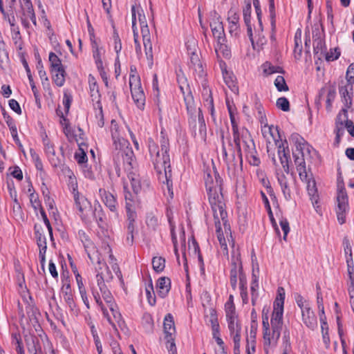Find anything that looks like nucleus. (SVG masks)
<instances>
[{
  "mask_svg": "<svg viewBox=\"0 0 354 354\" xmlns=\"http://www.w3.org/2000/svg\"><path fill=\"white\" fill-rule=\"evenodd\" d=\"M0 11L3 16V19L8 21L10 26H15V16L12 15L10 17L6 12L3 8V0H0Z\"/></svg>",
  "mask_w": 354,
  "mask_h": 354,
  "instance_id": "nucleus-46",
  "label": "nucleus"
},
{
  "mask_svg": "<svg viewBox=\"0 0 354 354\" xmlns=\"http://www.w3.org/2000/svg\"><path fill=\"white\" fill-rule=\"evenodd\" d=\"M167 340V348L170 354H176V347L175 344V336L165 337Z\"/></svg>",
  "mask_w": 354,
  "mask_h": 354,
  "instance_id": "nucleus-49",
  "label": "nucleus"
},
{
  "mask_svg": "<svg viewBox=\"0 0 354 354\" xmlns=\"http://www.w3.org/2000/svg\"><path fill=\"white\" fill-rule=\"evenodd\" d=\"M40 214H41V218L45 223V225L46 226L47 229H48V234H49V236L50 237V239L53 241V228L51 227V225L50 223V221L44 212V210L41 208L40 209Z\"/></svg>",
  "mask_w": 354,
  "mask_h": 354,
  "instance_id": "nucleus-50",
  "label": "nucleus"
},
{
  "mask_svg": "<svg viewBox=\"0 0 354 354\" xmlns=\"http://www.w3.org/2000/svg\"><path fill=\"white\" fill-rule=\"evenodd\" d=\"M222 140L223 141V137H222ZM218 158L221 161L226 165L228 171L232 174H235L236 170L240 167L242 162L241 154H239L238 157L236 158L233 152L228 153L223 144L218 153Z\"/></svg>",
  "mask_w": 354,
  "mask_h": 354,
  "instance_id": "nucleus-11",
  "label": "nucleus"
},
{
  "mask_svg": "<svg viewBox=\"0 0 354 354\" xmlns=\"http://www.w3.org/2000/svg\"><path fill=\"white\" fill-rule=\"evenodd\" d=\"M91 45L93 57L95 59L96 66L97 68H102V64L103 63L102 58L105 54V49L100 39L97 41H92Z\"/></svg>",
  "mask_w": 354,
  "mask_h": 354,
  "instance_id": "nucleus-17",
  "label": "nucleus"
},
{
  "mask_svg": "<svg viewBox=\"0 0 354 354\" xmlns=\"http://www.w3.org/2000/svg\"><path fill=\"white\" fill-rule=\"evenodd\" d=\"M276 145L278 147V156L282 165V167L286 172L285 174L281 171H277V178L278 183L280 186L281 190L286 201H289L292 199L293 180L288 178L287 174L290 171V151L288 144L286 140L277 141Z\"/></svg>",
  "mask_w": 354,
  "mask_h": 354,
  "instance_id": "nucleus-4",
  "label": "nucleus"
},
{
  "mask_svg": "<svg viewBox=\"0 0 354 354\" xmlns=\"http://www.w3.org/2000/svg\"><path fill=\"white\" fill-rule=\"evenodd\" d=\"M105 271L107 272V275H105L103 271L99 270H97V274H96L97 283L100 290L102 289V287H106L104 284L105 281H109L113 278L111 272L108 267H105Z\"/></svg>",
  "mask_w": 354,
  "mask_h": 354,
  "instance_id": "nucleus-35",
  "label": "nucleus"
},
{
  "mask_svg": "<svg viewBox=\"0 0 354 354\" xmlns=\"http://www.w3.org/2000/svg\"><path fill=\"white\" fill-rule=\"evenodd\" d=\"M163 326L165 337L175 336L176 328L173 316L171 314H167L165 316Z\"/></svg>",
  "mask_w": 354,
  "mask_h": 354,
  "instance_id": "nucleus-29",
  "label": "nucleus"
},
{
  "mask_svg": "<svg viewBox=\"0 0 354 354\" xmlns=\"http://www.w3.org/2000/svg\"><path fill=\"white\" fill-rule=\"evenodd\" d=\"M64 123L62 122V125H64V132L66 135V136L68 138V139L70 141L76 140V142L78 143V140L75 138L74 133L73 132L72 129L66 123V120H63Z\"/></svg>",
  "mask_w": 354,
  "mask_h": 354,
  "instance_id": "nucleus-48",
  "label": "nucleus"
},
{
  "mask_svg": "<svg viewBox=\"0 0 354 354\" xmlns=\"http://www.w3.org/2000/svg\"><path fill=\"white\" fill-rule=\"evenodd\" d=\"M21 8L22 10V15L21 17L22 24L26 28H28L30 24L29 20H30L32 24L36 26V17L30 0H22L21 2Z\"/></svg>",
  "mask_w": 354,
  "mask_h": 354,
  "instance_id": "nucleus-14",
  "label": "nucleus"
},
{
  "mask_svg": "<svg viewBox=\"0 0 354 354\" xmlns=\"http://www.w3.org/2000/svg\"><path fill=\"white\" fill-rule=\"evenodd\" d=\"M146 295L149 304L151 306H153L156 304V297L154 295L153 288L151 282L146 288Z\"/></svg>",
  "mask_w": 354,
  "mask_h": 354,
  "instance_id": "nucleus-44",
  "label": "nucleus"
},
{
  "mask_svg": "<svg viewBox=\"0 0 354 354\" xmlns=\"http://www.w3.org/2000/svg\"><path fill=\"white\" fill-rule=\"evenodd\" d=\"M63 298L66 304L68 305V306L70 308V309L71 310H73L75 307V305L73 301V297L72 293H66L63 295Z\"/></svg>",
  "mask_w": 354,
  "mask_h": 354,
  "instance_id": "nucleus-57",
  "label": "nucleus"
},
{
  "mask_svg": "<svg viewBox=\"0 0 354 354\" xmlns=\"http://www.w3.org/2000/svg\"><path fill=\"white\" fill-rule=\"evenodd\" d=\"M146 222L148 227L152 229H155L158 225V218L152 214H150L147 216Z\"/></svg>",
  "mask_w": 354,
  "mask_h": 354,
  "instance_id": "nucleus-58",
  "label": "nucleus"
},
{
  "mask_svg": "<svg viewBox=\"0 0 354 354\" xmlns=\"http://www.w3.org/2000/svg\"><path fill=\"white\" fill-rule=\"evenodd\" d=\"M256 149H254L252 153H245L250 163L254 166H257L260 163V160L256 156Z\"/></svg>",
  "mask_w": 354,
  "mask_h": 354,
  "instance_id": "nucleus-55",
  "label": "nucleus"
},
{
  "mask_svg": "<svg viewBox=\"0 0 354 354\" xmlns=\"http://www.w3.org/2000/svg\"><path fill=\"white\" fill-rule=\"evenodd\" d=\"M128 178L130 180L132 189L136 194L139 193L145 186L148 185L147 180L142 179L136 171L129 172Z\"/></svg>",
  "mask_w": 354,
  "mask_h": 354,
  "instance_id": "nucleus-22",
  "label": "nucleus"
},
{
  "mask_svg": "<svg viewBox=\"0 0 354 354\" xmlns=\"http://www.w3.org/2000/svg\"><path fill=\"white\" fill-rule=\"evenodd\" d=\"M87 243H84V246L86 248V250L87 252L88 256L90 258V259L93 261H96V262L99 264L100 267L98 268H96L97 270L99 271H103L104 272L105 275H107V272L105 271V267H107L105 264L102 265L101 258L97 254V252H92L91 248L93 245V243L86 239Z\"/></svg>",
  "mask_w": 354,
  "mask_h": 354,
  "instance_id": "nucleus-25",
  "label": "nucleus"
},
{
  "mask_svg": "<svg viewBox=\"0 0 354 354\" xmlns=\"http://www.w3.org/2000/svg\"><path fill=\"white\" fill-rule=\"evenodd\" d=\"M143 11L139 7L132 6L131 7V20L132 29L133 32L134 43L136 45V51L137 54L142 53L141 46L139 42V35L136 28V13L138 15V20L140 26L141 35L142 38L145 53L148 65L150 68L153 64V45L151 42V35L147 26L146 18L142 13Z\"/></svg>",
  "mask_w": 354,
  "mask_h": 354,
  "instance_id": "nucleus-3",
  "label": "nucleus"
},
{
  "mask_svg": "<svg viewBox=\"0 0 354 354\" xmlns=\"http://www.w3.org/2000/svg\"><path fill=\"white\" fill-rule=\"evenodd\" d=\"M193 55L194 57H192V63L193 64V65L194 66V70L196 71H198L200 73V72H201L203 71V69H202V64H201L200 60H199L198 56L194 54V53H193Z\"/></svg>",
  "mask_w": 354,
  "mask_h": 354,
  "instance_id": "nucleus-62",
  "label": "nucleus"
},
{
  "mask_svg": "<svg viewBox=\"0 0 354 354\" xmlns=\"http://www.w3.org/2000/svg\"><path fill=\"white\" fill-rule=\"evenodd\" d=\"M215 53L216 57L219 61H221V57L229 58L231 55L230 49L225 44V38L223 41L216 40V44L215 46Z\"/></svg>",
  "mask_w": 354,
  "mask_h": 354,
  "instance_id": "nucleus-26",
  "label": "nucleus"
},
{
  "mask_svg": "<svg viewBox=\"0 0 354 354\" xmlns=\"http://www.w3.org/2000/svg\"><path fill=\"white\" fill-rule=\"evenodd\" d=\"M337 187L336 213L338 221L340 224H343L348 210V196L342 183H338Z\"/></svg>",
  "mask_w": 354,
  "mask_h": 354,
  "instance_id": "nucleus-10",
  "label": "nucleus"
},
{
  "mask_svg": "<svg viewBox=\"0 0 354 354\" xmlns=\"http://www.w3.org/2000/svg\"><path fill=\"white\" fill-rule=\"evenodd\" d=\"M88 84L91 97L93 101H96L97 103L100 102V94L98 90V86L95 78L90 75L88 76Z\"/></svg>",
  "mask_w": 354,
  "mask_h": 354,
  "instance_id": "nucleus-34",
  "label": "nucleus"
},
{
  "mask_svg": "<svg viewBox=\"0 0 354 354\" xmlns=\"http://www.w3.org/2000/svg\"><path fill=\"white\" fill-rule=\"evenodd\" d=\"M350 91H352V85L348 84L344 87H342L339 89V93L342 97V101L344 106L348 108H351L352 105V100L350 95Z\"/></svg>",
  "mask_w": 354,
  "mask_h": 354,
  "instance_id": "nucleus-33",
  "label": "nucleus"
},
{
  "mask_svg": "<svg viewBox=\"0 0 354 354\" xmlns=\"http://www.w3.org/2000/svg\"><path fill=\"white\" fill-rule=\"evenodd\" d=\"M274 86L279 91H288V86L283 76L278 75L274 80Z\"/></svg>",
  "mask_w": 354,
  "mask_h": 354,
  "instance_id": "nucleus-42",
  "label": "nucleus"
},
{
  "mask_svg": "<svg viewBox=\"0 0 354 354\" xmlns=\"http://www.w3.org/2000/svg\"><path fill=\"white\" fill-rule=\"evenodd\" d=\"M251 292H252V301L254 303V299L257 297V291L259 288L258 279L257 277L253 274V280L251 283Z\"/></svg>",
  "mask_w": 354,
  "mask_h": 354,
  "instance_id": "nucleus-51",
  "label": "nucleus"
},
{
  "mask_svg": "<svg viewBox=\"0 0 354 354\" xmlns=\"http://www.w3.org/2000/svg\"><path fill=\"white\" fill-rule=\"evenodd\" d=\"M263 72L265 75H270L274 73H283V70L280 66H274L270 62H266L262 65Z\"/></svg>",
  "mask_w": 354,
  "mask_h": 354,
  "instance_id": "nucleus-38",
  "label": "nucleus"
},
{
  "mask_svg": "<svg viewBox=\"0 0 354 354\" xmlns=\"http://www.w3.org/2000/svg\"><path fill=\"white\" fill-rule=\"evenodd\" d=\"M326 94V109L328 112H331L332 111V104L334 101L336 95V88L333 84H328L325 85L320 91V96Z\"/></svg>",
  "mask_w": 354,
  "mask_h": 354,
  "instance_id": "nucleus-21",
  "label": "nucleus"
},
{
  "mask_svg": "<svg viewBox=\"0 0 354 354\" xmlns=\"http://www.w3.org/2000/svg\"><path fill=\"white\" fill-rule=\"evenodd\" d=\"M9 106L12 110L16 112L18 114L21 113V109L19 103L14 99L9 100Z\"/></svg>",
  "mask_w": 354,
  "mask_h": 354,
  "instance_id": "nucleus-63",
  "label": "nucleus"
},
{
  "mask_svg": "<svg viewBox=\"0 0 354 354\" xmlns=\"http://www.w3.org/2000/svg\"><path fill=\"white\" fill-rule=\"evenodd\" d=\"M149 150L158 180L166 185L169 194L172 196L171 169L170 158L168 154V140L162 136L160 141V148L153 140H149Z\"/></svg>",
  "mask_w": 354,
  "mask_h": 354,
  "instance_id": "nucleus-2",
  "label": "nucleus"
},
{
  "mask_svg": "<svg viewBox=\"0 0 354 354\" xmlns=\"http://www.w3.org/2000/svg\"><path fill=\"white\" fill-rule=\"evenodd\" d=\"M128 145H129V142H127V144L124 146L120 147L118 145V147L117 149L124 151L122 153L124 162H127L129 165H131L132 162L133 161L134 156H133V151L128 147Z\"/></svg>",
  "mask_w": 354,
  "mask_h": 354,
  "instance_id": "nucleus-37",
  "label": "nucleus"
},
{
  "mask_svg": "<svg viewBox=\"0 0 354 354\" xmlns=\"http://www.w3.org/2000/svg\"><path fill=\"white\" fill-rule=\"evenodd\" d=\"M209 26L211 28L212 35L216 40L223 41L225 39V32L223 23L221 21L220 15L215 11L212 10L209 14Z\"/></svg>",
  "mask_w": 354,
  "mask_h": 354,
  "instance_id": "nucleus-13",
  "label": "nucleus"
},
{
  "mask_svg": "<svg viewBox=\"0 0 354 354\" xmlns=\"http://www.w3.org/2000/svg\"><path fill=\"white\" fill-rule=\"evenodd\" d=\"M71 187L76 207L82 214H86L87 211H89L91 208L89 201L84 196L80 195L77 190V185L76 183H72Z\"/></svg>",
  "mask_w": 354,
  "mask_h": 354,
  "instance_id": "nucleus-15",
  "label": "nucleus"
},
{
  "mask_svg": "<svg viewBox=\"0 0 354 354\" xmlns=\"http://www.w3.org/2000/svg\"><path fill=\"white\" fill-rule=\"evenodd\" d=\"M277 292L278 295L274 302V309L272 315L283 317L285 290L283 288L279 287Z\"/></svg>",
  "mask_w": 354,
  "mask_h": 354,
  "instance_id": "nucleus-23",
  "label": "nucleus"
},
{
  "mask_svg": "<svg viewBox=\"0 0 354 354\" xmlns=\"http://www.w3.org/2000/svg\"><path fill=\"white\" fill-rule=\"evenodd\" d=\"M277 108L283 111H288L290 110V103L287 98L279 97L276 102Z\"/></svg>",
  "mask_w": 354,
  "mask_h": 354,
  "instance_id": "nucleus-47",
  "label": "nucleus"
},
{
  "mask_svg": "<svg viewBox=\"0 0 354 354\" xmlns=\"http://www.w3.org/2000/svg\"><path fill=\"white\" fill-rule=\"evenodd\" d=\"M240 139H241V151L239 150L238 152L239 154L241 155V151L242 149L243 151L247 153H252L254 149H255V146L253 140L251 139L248 130L245 129H242L240 131ZM236 149H238L236 148Z\"/></svg>",
  "mask_w": 354,
  "mask_h": 354,
  "instance_id": "nucleus-18",
  "label": "nucleus"
},
{
  "mask_svg": "<svg viewBox=\"0 0 354 354\" xmlns=\"http://www.w3.org/2000/svg\"><path fill=\"white\" fill-rule=\"evenodd\" d=\"M102 295L101 300L102 303L105 306V307L109 309H112V306H115V304L114 303L113 297L111 292L107 290L106 287H102V289L100 290ZM96 296H100L98 293L95 295Z\"/></svg>",
  "mask_w": 354,
  "mask_h": 354,
  "instance_id": "nucleus-32",
  "label": "nucleus"
},
{
  "mask_svg": "<svg viewBox=\"0 0 354 354\" xmlns=\"http://www.w3.org/2000/svg\"><path fill=\"white\" fill-rule=\"evenodd\" d=\"M349 109L351 111H353V109H352L351 106V108L346 107L345 106H343V108L342 109L341 111L339 113V114L337 115V118H336V128H337V129L341 128L342 129L344 130L345 124L348 122H351V120H349L348 119L347 113Z\"/></svg>",
  "mask_w": 354,
  "mask_h": 354,
  "instance_id": "nucleus-30",
  "label": "nucleus"
},
{
  "mask_svg": "<svg viewBox=\"0 0 354 354\" xmlns=\"http://www.w3.org/2000/svg\"><path fill=\"white\" fill-rule=\"evenodd\" d=\"M129 86L132 98L136 106L140 109H143L145 103V95L141 86L140 77L137 75L136 67L133 66H131Z\"/></svg>",
  "mask_w": 354,
  "mask_h": 354,
  "instance_id": "nucleus-8",
  "label": "nucleus"
},
{
  "mask_svg": "<svg viewBox=\"0 0 354 354\" xmlns=\"http://www.w3.org/2000/svg\"><path fill=\"white\" fill-rule=\"evenodd\" d=\"M344 253H345V255H346V257L350 259V261L352 262L353 261V257H352V247H351V245L350 243V242L348 241V239H344Z\"/></svg>",
  "mask_w": 354,
  "mask_h": 354,
  "instance_id": "nucleus-54",
  "label": "nucleus"
},
{
  "mask_svg": "<svg viewBox=\"0 0 354 354\" xmlns=\"http://www.w3.org/2000/svg\"><path fill=\"white\" fill-rule=\"evenodd\" d=\"M279 225L283 232V240L286 241L287 236L290 232L289 223L286 218H281L279 221Z\"/></svg>",
  "mask_w": 354,
  "mask_h": 354,
  "instance_id": "nucleus-52",
  "label": "nucleus"
},
{
  "mask_svg": "<svg viewBox=\"0 0 354 354\" xmlns=\"http://www.w3.org/2000/svg\"><path fill=\"white\" fill-rule=\"evenodd\" d=\"M99 192L104 204L111 211L114 212L116 209V200L115 196L111 193L107 192L102 189H100Z\"/></svg>",
  "mask_w": 354,
  "mask_h": 354,
  "instance_id": "nucleus-28",
  "label": "nucleus"
},
{
  "mask_svg": "<svg viewBox=\"0 0 354 354\" xmlns=\"http://www.w3.org/2000/svg\"><path fill=\"white\" fill-rule=\"evenodd\" d=\"M229 23L230 24V30H236L237 28V23L239 21V17L236 15V13H234L232 15L229 19Z\"/></svg>",
  "mask_w": 354,
  "mask_h": 354,
  "instance_id": "nucleus-60",
  "label": "nucleus"
},
{
  "mask_svg": "<svg viewBox=\"0 0 354 354\" xmlns=\"http://www.w3.org/2000/svg\"><path fill=\"white\" fill-rule=\"evenodd\" d=\"M230 120L232 125V131H233V140L234 142L236 145V147H237L238 150L240 151L241 148V139H240V133L239 130L238 129L237 124L235 122V118L232 112L231 108L228 107Z\"/></svg>",
  "mask_w": 354,
  "mask_h": 354,
  "instance_id": "nucleus-31",
  "label": "nucleus"
},
{
  "mask_svg": "<svg viewBox=\"0 0 354 354\" xmlns=\"http://www.w3.org/2000/svg\"><path fill=\"white\" fill-rule=\"evenodd\" d=\"M300 180L306 183L308 195L310 196L313 205L315 206V205L318 203L319 195L317 193L316 183L313 178V174L310 170L306 171V178L305 179L300 178Z\"/></svg>",
  "mask_w": 354,
  "mask_h": 354,
  "instance_id": "nucleus-16",
  "label": "nucleus"
},
{
  "mask_svg": "<svg viewBox=\"0 0 354 354\" xmlns=\"http://www.w3.org/2000/svg\"><path fill=\"white\" fill-rule=\"evenodd\" d=\"M66 73L64 71V73H56L52 74V78L55 84L61 87L64 84L65 82V77H66Z\"/></svg>",
  "mask_w": 354,
  "mask_h": 354,
  "instance_id": "nucleus-43",
  "label": "nucleus"
},
{
  "mask_svg": "<svg viewBox=\"0 0 354 354\" xmlns=\"http://www.w3.org/2000/svg\"><path fill=\"white\" fill-rule=\"evenodd\" d=\"M238 279L239 281L240 288H244L247 284L246 276L243 272L242 263L241 261V254L238 248H235L232 243V250L231 255V270H230V284L233 289L236 287Z\"/></svg>",
  "mask_w": 354,
  "mask_h": 354,
  "instance_id": "nucleus-7",
  "label": "nucleus"
},
{
  "mask_svg": "<svg viewBox=\"0 0 354 354\" xmlns=\"http://www.w3.org/2000/svg\"><path fill=\"white\" fill-rule=\"evenodd\" d=\"M37 68L38 70V73L40 78L43 80L48 81V77L46 75V71L44 70V67L41 63V60L39 59L37 65Z\"/></svg>",
  "mask_w": 354,
  "mask_h": 354,
  "instance_id": "nucleus-61",
  "label": "nucleus"
},
{
  "mask_svg": "<svg viewBox=\"0 0 354 354\" xmlns=\"http://www.w3.org/2000/svg\"><path fill=\"white\" fill-rule=\"evenodd\" d=\"M262 313L263 345L266 352L268 353L270 348L277 344L282 328L283 317L272 315L270 325L268 309L264 308Z\"/></svg>",
  "mask_w": 354,
  "mask_h": 354,
  "instance_id": "nucleus-6",
  "label": "nucleus"
},
{
  "mask_svg": "<svg viewBox=\"0 0 354 354\" xmlns=\"http://www.w3.org/2000/svg\"><path fill=\"white\" fill-rule=\"evenodd\" d=\"M50 68L62 64L61 59L54 53H50L48 57Z\"/></svg>",
  "mask_w": 354,
  "mask_h": 354,
  "instance_id": "nucleus-56",
  "label": "nucleus"
},
{
  "mask_svg": "<svg viewBox=\"0 0 354 354\" xmlns=\"http://www.w3.org/2000/svg\"><path fill=\"white\" fill-rule=\"evenodd\" d=\"M95 301L98 304V305L101 307L102 310L104 317H106L109 324L113 326V329L117 331L116 324L121 327L124 324V322L122 319L121 314L118 312L117 306H112V309H109L113 318H111V315L109 314L108 310L102 303L100 296L95 295Z\"/></svg>",
  "mask_w": 354,
  "mask_h": 354,
  "instance_id": "nucleus-12",
  "label": "nucleus"
},
{
  "mask_svg": "<svg viewBox=\"0 0 354 354\" xmlns=\"http://www.w3.org/2000/svg\"><path fill=\"white\" fill-rule=\"evenodd\" d=\"M152 266L156 272H161L165 268V259L161 257H155L152 259Z\"/></svg>",
  "mask_w": 354,
  "mask_h": 354,
  "instance_id": "nucleus-40",
  "label": "nucleus"
},
{
  "mask_svg": "<svg viewBox=\"0 0 354 354\" xmlns=\"http://www.w3.org/2000/svg\"><path fill=\"white\" fill-rule=\"evenodd\" d=\"M225 311L227 322L238 320V316L234 303L232 301H227L225 304Z\"/></svg>",
  "mask_w": 354,
  "mask_h": 354,
  "instance_id": "nucleus-36",
  "label": "nucleus"
},
{
  "mask_svg": "<svg viewBox=\"0 0 354 354\" xmlns=\"http://www.w3.org/2000/svg\"><path fill=\"white\" fill-rule=\"evenodd\" d=\"M111 131L113 143L116 149H118V145L121 147L127 144V141L121 137L119 132V127L114 120L111 121Z\"/></svg>",
  "mask_w": 354,
  "mask_h": 354,
  "instance_id": "nucleus-24",
  "label": "nucleus"
},
{
  "mask_svg": "<svg viewBox=\"0 0 354 354\" xmlns=\"http://www.w3.org/2000/svg\"><path fill=\"white\" fill-rule=\"evenodd\" d=\"M78 145H80V148L75 153V158L78 164L83 165L86 163L87 156L81 144L78 143Z\"/></svg>",
  "mask_w": 354,
  "mask_h": 354,
  "instance_id": "nucleus-41",
  "label": "nucleus"
},
{
  "mask_svg": "<svg viewBox=\"0 0 354 354\" xmlns=\"http://www.w3.org/2000/svg\"><path fill=\"white\" fill-rule=\"evenodd\" d=\"M292 140L295 149L292 151L294 163L299 174V178H306L307 165L311 162L316 154L315 150L302 137L297 134L292 136Z\"/></svg>",
  "mask_w": 354,
  "mask_h": 354,
  "instance_id": "nucleus-5",
  "label": "nucleus"
},
{
  "mask_svg": "<svg viewBox=\"0 0 354 354\" xmlns=\"http://www.w3.org/2000/svg\"><path fill=\"white\" fill-rule=\"evenodd\" d=\"M205 181L209 201L213 211L217 238L223 253L227 254V243L221 228L223 225L228 236L230 225L227 224V212L221 193L222 179L216 171H214L213 176L209 173L206 174Z\"/></svg>",
  "mask_w": 354,
  "mask_h": 354,
  "instance_id": "nucleus-1",
  "label": "nucleus"
},
{
  "mask_svg": "<svg viewBox=\"0 0 354 354\" xmlns=\"http://www.w3.org/2000/svg\"><path fill=\"white\" fill-rule=\"evenodd\" d=\"M30 153L33 162L35 164V167L38 170H42L43 165L39 155L33 150H30Z\"/></svg>",
  "mask_w": 354,
  "mask_h": 354,
  "instance_id": "nucleus-53",
  "label": "nucleus"
},
{
  "mask_svg": "<svg viewBox=\"0 0 354 354\" xmlns=\"http://www.w3.org/2000/svg\"><path fill=\"white\" fill-rule=\"evenodd\" d=\"M171 287L170 279L167 277H161L158 280L156 289L158 295L164 298L168 294Z\"/></svg>",
  "mask_w": 354,
  "mask_h": 354,
  "instance_id": "nucleus-27",
  "label": "nucleus"
},
{
  "mask_svg": "<svg viewBox=\"0 0 354 354\" xmlns=\"http://www.w3.org/2000/svg\"><path fill=\"white\" fill-rule=\"evenodd\" d=\"M296 302L301 309L304 324L307 327L314 329L317 325V319L314 312L311 309L309 302L304 299L301 295L297 297Z\"/></svg>",
  "mask_w": 354,
  "mask_h": 354,
  "instance_id": "nucleus-9",
  "label": "nucleus"
},
{
  "mask_svg": "<svg viewBox=\"0 0 354 354\" xmlns=\"http://www.w3.org/2000/svg\"><path fill=\"white\" fill-rule=\"evenodd\" d=\"M346 79L349 84L354 83V63L351 64L347 69Z\"/></svg>",
  "mask_w": 354,
  "mask_h": 354,
  "instance_id": "nucleus-59",
  "label": "nucleus"
},
{
  "mask_svg": "<svg viewBox=\"0 0 354 354\" xmlns=\"http://www.w3.org/2000/svg\"><path fill=\"white\" fill-rule=\"evenodd\" d=\"M209 322L211 324L212 329L219 328L216 312L214 309H209Z\"/></svg>",
  "mask_w": 354,
  "mask_h": 354,
  "instance_id": "nucleus-45",
  "label": "nucleus"
},
{
  "mask_svg": "<svg viewBox=\"0 0 354 354\" xmlns=\"http://www.w3.org/2000/svg\"><path fill=\"white\" fill-rule=\"evenodd\" d=\"M227 326L231 337L233 339L235 350L239 348L241 326L238 320L227 322Z\"/></svg>",
  "mask_w": 354,
  "mask_h": 354,
  "instance_id": "nucleus-20",
  "label": "nucleus"
},
{
  "mask_svg": "<svg viewBox=\"0 0 354 354\" xmlns=\"http://www.w3.org/2000/svg\"><path fill=\"white\" fill-rule=\"evenodd\" d=\"M35 236H36V239H37V245L39 248V257L40 259V263H41V268L43 269H44V266H45V263H46L45 254H46V249H47L46 239V237L40 232L39 229L37 227V225H35Z\"/></svg>",
  "mask_w": 354,
  "mask_h": 354,
  "instance_id": "nucleus-19",
  "label": "nucleus"
},
{
  "mask_svg": "<svg viewBox=\"0 0 354 354\" xmlns=\"http://www.w3.org/2000/svg\"><path fill=\"white\" fill-rule=\"evenodd\" d=\"M261 131L264 138L267 139L268 142H270V138L273 137L271 133V128L269 126L265 125L262 128Z\"/></svg>",
  "mask_w": 354,
  "mask_h": 354,
  "instance_id": "nucleus-64",
  "label": "nucleus"
},
{
  "mask_svg": "<svg viewBox=\"0 0 354 354\" xmlns=\"http://www.w3.org/2000/svg\"><path fill=\"white\" fill-rule=\"evenodd\" d=\"M220 67L221 68L223 78L226 84L229 86V87H233L234 90H237L234 82L233 77H232L231 75L229 74L226 70L225 63L223 62V61H221Z\"/></svg>",
  "mask_w": 354,
  "mask_h": 354,
  "instance_id": "nucleus-39",
  "label": "nucleus"
}]
</instances>
